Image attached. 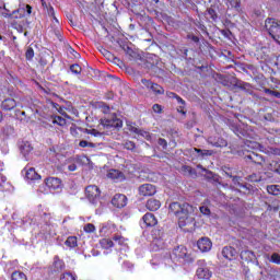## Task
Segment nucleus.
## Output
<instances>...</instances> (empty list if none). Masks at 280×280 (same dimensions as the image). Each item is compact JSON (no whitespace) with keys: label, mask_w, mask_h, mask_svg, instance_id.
<instances>
[{"label":"nucleus","mask_w":280,"mask_h":280,"mask_svg":"<svg viewBox=\"0 0 280 280\" xmlns=\"http://www.w3.org/2000/svg\"><path fill=\"white\" fill-rule=\"evenodd\" d=\"M168 212L173 213V215H176L178 218L179 222H183L184 220H187L191 213H194V206L187 203V202H172L168 206Z\"/></svg>","instance_id":"nucleus-1"},{"label":"nucleus","mask_w":280,"mask_h":280,"mask_svg":"<svg viewBox=\"0 0 280 280\" xmlns=\"http://www.w3.org/2000/svg\"><path fill=\"white\" fill-rule=\"evenodd\" d=\"M265 27L267 32L270 34V36L273 38V40L280 43V21L272 18H268L265 21Z\"/></svg>","instance_id":"nucleus-2"},{"label":"nucleus","mask_w":280,"mask_h":280,"mask_svg":"<svg viewBox=\"0 0 280 280\" xmlns=\"http://www.w3.org/2000/svg\"><path fill=\"white\" fill-rule=\"evenodd\" d=\"M172 257L175 259H183L187 264L194 261V258L187 253V247L180 245L173 249Z\"/></svg>","instance_id":"nucleus-3"},{"label":"nucleus","mask_w":280,"mask_h":280,"mask_svg":"<svg viewBox=\"0 0 280 280\" xmlns=\"http://www.w3.org/2000/svg\"><path fill=\"white\" fill-rule=\"evenodd\" d=\"M100 124L104 128H121L124 126V121L117 118L115 115H113L110 118H102Z\"/></svg>","instance_id":"nucleus-4"},{"label":"nucleus","mask_w":280,"mask_h":280,"mask_svg":"<svg viewBox=\"0 0 280 280\" xmlns=\"http://www.w3.org/2000/svg\"><path fill=\"white\" fill-rule=\"evenodd\" d=\"M100 188L95 185H91L85 188V196L92 205H96L97 200H100Z\"/></svg>","instance_id":"nucleus-5"},{"label":"nucleus","mask_w":280,"mask_h":280,"mask_svg":"<svg viewBox=\"0 0 280 280\" xmlns=\"http://www.w3.org/2000/svg\"><path fill=\"white\" fill-rule=\"evenodd\" d=\"M207 142L213 145V148H226V145H229V142L218 133L208 137Z\"/></svg>","instance_id":"nucleus-6"},{"label":"nucleus","mask_w":280,"mask_h":280,"mask_svg":"<svg viewBox=\"0 0 280 280\" xmlns=\"http://www.w3.org/2000/svg\"><path fill=\"white\" fill-rule=\"evenodd\" d=\"M138 191L139 196H154V194H156V186L152 184H142L139 186Z\"/></svg>","instance_id":"nucleus-7"},{"label":"nucleus","mask_w":280,"mask_h":280,"mask_svg":"<svg viewBox=\"0 0 280 280\" xmlns=\"http://www.w3.org/2000/svg\"><path fill=\"white\" fill-rule=\"evenodd\" d=\"M234 86L236 89H241V91H245V93H248V95H252L253 97L258 98L259 96L257 94H255V92L253 91V85H250V83H246L242 80H237L234 84Z\"/></svg>","instance_id":"nucleus-8"},{"label":"nucleus","mask_w":280,"mask_h":280,"mask_svg":"<svg viewBox=\"0 0 280 280\" xmlns=\"http://www.w3.org/2000/svg\"><path fill=\"white\" fill-rule=\"evenodd\" d=\"M112 205L117 207V209H124L128 205V197L121 194L115 195L112 199Z\"/></svg>","instance_id":"nucleus-9"},{"label":"nucleus","mask_w":280,"mask_h":280,"mask_svg":"<svg viewBox=\"0 0 280 280\" xmlns=\"http://www.w3.org/2000/svg\"><path fill=\"white\" fill-rule=\"evenodd\" d=\"M198 170H201V172H205V174H202L203 178H206V180H213L214 183H219L220 182V176H218L215 173L205 168L201 164L197 165Z\"/></svg>","instance_id":"nucleus-10"},{"label":"nucleus","mask_w":280,"mask_h":280,"mask_svg":"<svg viewBox=\"0 0 280 280\" xmlns=\"http://www.w3.org/2000/svg\"><path fill=\"white\" fill-rule=\"evenodd\" d=\"M46 186L49 189H52L54 191H56V189H60L61 185H62V180H60V178L58 177H48L45 180Z\"/></svg>","instance_id":"nucleus-11"},{"label":"nucleus","mask_w":280,"mask_h":280,"mask_svg":"<svg viewBox=\"0 0 280 280\" xmlns=\"http://www.w3.org/2000/svg\"><path fill=\"white\" fill-rule=\"evenodd\" d=\"M197 246L201 253H209V249L212 246L211 240L208 237H202L197 242Z\"/></svg>","instance_id":"nucleus-12"},{"label":"nucleus","mask_w":280,"mask_h":280,"mask_svg":"<svg viewBox=\"0 0 280 280\" xmlns=\"http://www.w3.org/2000/svg\"><path fill=\"white\" fill-rule=\"evenodd\" d=\"M222 256L225 259H229V261H232V259H235V257H237V250L234 247L225 246L222 249Z\"/></svg>","instance_id":"nucleus-13"},{"label":"nucleus","mask_w":280,"mask_h":280,"mask_svg":"<svg viewBox=\"0 0 280 280\" xmlns=\"http://www.w3.org/2000/svg\"><path fill=\"white\" fill-rule=\"evenodd\" d=\"M245 161H252V163H255L256 165H264V156L250 152L249 154L245 155Z\"/></svg>","instance_id":"nucleus-14"},{"label":"nucleus","mask_w":280,"mask_h":280,"mask_svg":"<svg viewBox=\"0 0 280 280\" xmlns=\"http://www.w3.org/2000/svg\"><path fill=\"white\" fill-rule=\"evenodd\" d=\"M34 150L32 144L27 141H22L20 144V152L23 154V156L27 160V156H30V153Z\"/></svg>","instance_id":"nucleus-15"},{"label":"nucleus","mask_w":280,"mask_h":280,"mask_svg":"<svg viewBox=\"0 0 280 280\" xmlns=\"http://www.w3.org/2000/svg\"><path fill=\"white\" fill-rule=\"evenodd\" d=\"M142 220H143V223L145 224V226H156V217H154L153 213H145L143 217H142Z\"/></svg>","instance_id":"nucleus-16"},{"label":"nucleus","mask_w":280,"mask_h":280,"mask_svg":"<svg viewBox=\"0 0 280 280\" xmlns=\"http://www.w3.org/2000/svg\"><path fill=\"white\" fill-rule=\"evenodd\" d=\"M241 259L250 264V261H255V259H257V256H255V253L252 250L245 249L241 252Z\"/></svg>","instance_id":"nucleus-17"},{"label":"nucleus","mask_w":280,"mask_h":280,"mask_svg":"<svg viewBox=\"0 0 280 280\" xmlns=\"http://www.w3.org/2000/svg\"><path fill=\"white\" fill-rule=\"evenodd\" d=\"M196 275L198 279H211V271L207 267L198 268Z\"/></svg>","instance_id":"nucleus-18"},{"label":"nucleus","mask_w":280,"mask_h":280,"mask_svg":"<svg viewBox=\"0 0 280 280\" xmlns=\"http://www.w3.org/2000/svg\"><path fill=\"white\" fill-rule=\"evenodd\" d=\"M147 209H149V211H159V209H161V201L158 199H149L147 201Z\"/></svg>","instance_id":"nucleus-19"},{"label":"nucleus","mask_w":280,"mask_h":280,"mask_svg":"<svg viewBox=\"0 0 280 280\" xmlns=\"http://www.w3.org/2000/svg\"><path fill=\"white\" fill-rule=\"evenodd\" d=\"M25 178H27V180H40V175L36 173V168L31 167L26 170Z\"/></svg>","instance_id":"nucleus-20"},{"label":"nucleus","mask_w":280,"mask_h":280,"mask_svg":"<svg viewBox=\"0 0 280 280\" xmlns=\"http://www.w3.org/2000/svg\"><path fill=\"white\" fill-rule=\"evenodd\" d=\"M107 176L112 178L113 180H124L126 177L124 176V173L121 171L117 170H109Z\"/></svg>","instance_id":"nucleus-21"},{"label":"nucleus","mask_w":280,"mask_h":280,"mask_svg":"<svg viewBox=\"0 0 280 280\" xmlns=\"http://www.w3.org/2000/svg\"><path fill=\"white\" fill-rule=\"evenodd\" d=\"M1 106L3 110H12L13 108H16V101H14V98H7L2 102Z\"/></svg>","instance_id":"nucleus-22"},{"label":"nucleus","mask_w":280,"mask_h":280,"mask_svg":"<svg viewBox=\"0 0 280 280\" xmlns=\"http://www.w3.org/2000/svg\"><path fill=\"white\" fill-rule=\"evenodd\" d=\"M62 270H65V261L60 260V258H58V257H55L54 271L62 272Z\"/></svg>","instance_id":"nucleus-23"},{"label":"nucleus","mask_w":280,"mask_h":280,"mask_svg":"<svg viewBox=\"0 0 280 280\" xmlns=\"http://www.w3.org/2000/svg\"><path fill=\"white\" fill-rule=\"evenodd\" d=\"M153 250H163L165 248V241L163 238H155L152 242Z\"/></svg>","instance_id":"nucleus-24"},{"label":"nucleus","mask_w":280,"mask_h":280,"mask_svg":"<svg viewBox=\"0 0 280 280\" xmlns=\"http://www.w3.org/2000/svg\"><path fill=\"white\" fill-rule=\"evenodd\" d=\"M240 180H242L240 176L232 175V183H234V185H237L238 187H242L243 189L250 191V185H244L240 183Z\"/></svg>","instance_id":"nucleus-25"},{"label":"nucleus","mask_w":280,"mask_h":280,"mask_svg":"<svg viewBox=\"0 0 280 280\" xmlns=\"http://www.w3.org/2000/svg\"><path fill=\"white\" fill-rule=\"evenodd\" d=\"M267 192L271 196H280V186L279 185H268Z\"/></svg>","instance_id":"nucleus-26"},{"label":"nucleus","mask_w":280,"mask_h":280,"mask_svg":"<svg viewBox=\"0 0 280 280\" xmlns=\"http://www.w3.org/2000/svg\"><path fill=\"white\" fill-rule=\"evenodd\" d=\"M228 3L236 12H242V1L241 0H228Z\"/></svg>","instance_id":"nucleus-27"},{"label":"nucleus","mask_w":280,"mask_h":280,"mask_svg":"<svg viewBox=\"0 0 280 280\" xmlns=\"http://www.w3.org/2000/svg\"><path fill=\"white\" fill-rule=\"evenodd\" d=\"M65 244L68 246V248H77L78 246V237L77 236H69Z\"/></svg>","instance_id":"nucleus-28"},{"label":"nucleus","mask_w":280,"mask_h":280,"mask_svg":"<svg viewBox=\"0 0 280 280\" xmlns=\"http://www.w3.org/2000/svg\"><path fill=\"white\" fill-rule=\"evenodd\" d=\"M100 244H101L102 248H105L106 250H108V248H113V246H115V243L110 238H103V240H101Z\"/></svg>","instance_id":"nucleus-29"},{"label":"nucleus","mask_w":280,"mask_h":280,"mask_svg":"<svg viewBox=\"0 0 280 280\" xmlns=\"http://www.w3.org/2000/svg\"><path fill=\"white\" fill-rule=\"evenodd\" d=\"M10 19H23L25 16V9L19 8L18 10L13 11L12 14L9 15Z\"/></svg>","instance_id":"nucleus-30"},{"label":"nucleus","mask_w":280,"mask_h":280,"mask_svg":"<svg viewBox=\"0 0 280 280\" xmlns=\"http://www.w3.org/2000/svg\"><path fill=\"white\" fill-rule=\"evenodd\" d=\"M150 91L155 93V95H163V93H165V90L163 89V86L159 85V83H153Z\"/></svg>","instance_id":"nucleus-31"},{"label":"nucleus","mask_w":280,"mask_h":280,"mask_svg":"<svg viewBox=\"0 0 280 280\" xmlns=\"http://www.w3.org/2000/svg\"><path fill=\"white\" fill-rule=\"evenodd\" d=\"M12 280H27V276L21 271H14L11 276Z\"/></svg>","instance_id":"nucleus-32"},{"label":"nucleus","mask_w":280,"mask_h":280,"mask_svg":"<svg viewBox=\"0 0 280 280\" xmlns=\"http://www.w3.org/2000/svg\"><path fill=\"white\" fill-rule=\"evenodd\" d=\"M194 152H196L199 156H211L213 154V151L211 150H201L194 148Z\"/></svg>","instance_id":"nucleus-33"},{"label":"nucleus","mask_w":280,"mask_h":280,"mask_svg":"<svg viewBox=\"0 0 280 280\" xmlns=\"http://www.w3.org/2000/svg\"><path fill=\"white\" fill-rule=\"evenodd\" d=\"M269 170L271 172H276V174H280V164L277 161H271V163L269 164Z\"/></svg>","instance_id":"nucleus-34"},{"label":"nucleus","mask_w":280,"mask_h":280,"mask_svg":"<svg viewBox=\"0 0 280 280\" xmlns=\"http://www.w3.org/2000/svg\"><path fill=\"white\" fill-rule=\"evenodd\" d=\"M113 242H116V244H119V246H124V244H126V238L120 234H115L113 236Z\"/></svg>","instance_id":"nucleus-35"},{"label":"nucleus","mask_w":280,"mask_h":280,"mask_svg":"<svg viewBox=\"0 0 280 280\" xmlns=\"http://www.w3.org/2000/svg\"><path fill=\"white\" fill-rule=\"evenodd\" d=\"M70 71L75 75H80L82 73V67H80L78 63H73L70 66Z\"/></svg>","instance_id":"nucleus-36"},{"label":"nucleus","mask_w":280,"mask_h":280,"mask_svg":"<svg viewBox=\"0 0 280 280\" xmlns=\"http://www.w3.org/2000/svg\"><path fill=\"white\" fill-rule=\"evenodd\" d=\"M40 233L43 235H51V225L49 223H46L44 224L42 228H40Z\"/></svg>","instance_id":"nucleus-37"},{"label":"nucleus","mask_w":280,"mask_h":280,"mask_svg":"<svg viewBox=\"0 0 280 280\" xmlns=\"http://www.w3.org/2000/svg\"><path fill=\"white\" fill-rule=\"evenodd\" d=\"M52 124H57L58 126H65L67 120L62 118V116H56L52 120Z\"/></svg>","instance_id":"nucleus-38"},{"label":"nucleus","mask_w":280,"mask_h":280,"mask_svg":"<svg viewBox=\"0 0 280 280\" xmlns=\"http://www.w3.org/2000/svg\"><path fill=\"white\" fill-rule=\"evenodd\" d=\"M207 12L212 21H218V12L213 8H209Z\"/></svg>","instance_id":"nucleus-39"},{"label":"nucleus","mask_w":280,"mask_h":280,"mask_svg":"<svg viewBox=\"0 0 280 280\" xmlns=\"http://www.w3.org/2000/svg\"><path fill=\"white\" fill-rule=\"evenodd\" d=\"M103 56H105V58H106L107 60H113V59H114L115 62L119 61V58L114 57L113 54H110V51H108V50H106V49L103 50Z\"/></svg>","instance_id":"nucleus-40"},{"label":"nucleus","mask_w":280,"mask_h":280,"mask_svg":"<svg viewBox=\"0 0 280 280\" xmlns=\"http://www.w3.org/2000/svg\"><path fill=\"white\" fill-rule=\"evenodd\" d=\"M264 92L267 93V95H272L273 97H277L278 100H280V92L272 91L268 88H265Z\"/></svg>","instance_id":"nucleus-41"},{"label":"nucleus","mask_w":280,"mask_h":280,"mask_svg":"<svg viewBox=\"0 0 280 280\" xmlns=\"http://www.w3.org/2000/svg\"><path fill=\"white\" fill-rule=\"evenodd\" d=\"M80 148H95V143L89 142L86 140H81L79 142Z\"/></svg>","instance_id":"nucleus-42"},{"label":"nucleus","mask_w":280,"mask_h":280,"mask_svg":"<svg viewBox=\"0 0 280 280\" xmlns=\"http://www.w3.org/2000/svg\"><path fill=\"white\" fill-rule=\"evenodd\" d=\"M131 132H135L136 135H140L141 137H148V132L147 131H143L137 127H131Z\"/></svg>","instance_id":"nucleus-43"},{"label":"nucleus","mask_w":280,"mask_h":280,"mask_svg":"<svg viewBox=\"0 0 280 280\" xmlns=\"http://www.w3.org/2000/svg\"><path fill=\"white\" fill-rule=\"evenodd\" d=\"M170 97H174L175 100H177L178 104H182V106H185V100H183L180 96H178V94L171 92L168 94Z\"/></svg>","instance_id":"nucleus-44"},{"label":"nucleus","mask_w":280,"mask_h":280,"mask_svg":"<svg viewBox=\"0 0 280 280\" xmlns=\"http://www.w3.org/2000/svg\"><path fill=\"white\" fill-rule=\"evenodd\" d=\"M270 261H272V264H277L278 266H280V255L278 253H273L271 255Z\"/></svg>","instance_id":"nucleus-45"},{"label":"nucleus","mask_w":280,"mask_h":280,"mask_svg":"<svg viewBox=\"0 0 280 280\" xmlns=\"http://www.w3.org/2000/svg\"><path fill=\"white\" fill-rule=\"evenodd\" d=\"M122 145L125 150H135V148H137V144L132 141H126Z\"/></svg>","instance_id":"nucleus-46"},{"label":"nucleus","mask_w":280,"mask_h":280,"mask_svg":"<svg viewBox=\"0 0 280 280\" xmlns=\"http://www.w3.org/2000/svg\"><path fill=\"white\" fill-rule=\"evenodd\" d=\"M26 60H32L34 58V48L28 47L25 52Z\"/></svg>","instance_id":"nucleus-47"},{"label":"nucleus","mask_w":280,"mask_h":280,"mask_svg":"<svg viewBox=\"0 0 280 280\" xmlns=\"http://www.w3.org/2000/svg\"><path fill=\"white\" fill-rule=\"evenodd\" d=\"M199 211L200 213H202V215H211V210L207 206H201L199 208Z\"/></svg>","instance_id":"nucleus-48"},{"label":"nucleus","mask_w":280,"mask_h":280,"mask_svg":"<svg viewBox=\"0 0 280 280\" xmlns=\"http://www.w3.org/2000/svg\"><path fill=\"white\" fill-rule=\"evenodd\" d=\"M85 233H93L95 231V225L92 223H88L84 225Z\"/></svg>","instance_id":"nucleus-49"},{"label":"nucleus","mask_w":280,"mask_h":280,"mask_svg":"<svg viewBox=\"0 0 280 280\" xmlns=\"http://www.w3.org/2000/svg\"><path fill=\"white\" fill-rule=\"evenodd\" d=\"M60 280H75V276L70 272H66L61 276Z\"/></svg>","instance_id":"nucleus-50"},{"label":"nucleus","mask_w":280,"mask_h":280,"mask_svg":"<svg viewBox=\"0 0 280 280\" xmlns=\"http://www.w3.org/2000/svg\"><path fill=\"white\" fill-rule=\"evenodd\" d=\"M158 144L161 145L163 148V150H167V140L160 138L158 140Z\"/></svg>","instance_id":"nucleus-51"},{"label":"nucleus","mask_w":280,"mask_h":280,"mask_svg":"<svg viewBox=\"0 0 280 280\" xmlns=\"http://www.w3.org/2000/svg\"><path fill=\"white\" fill-rule=\"evenodd\" d=\"M141 83L143 84V86H145L147 89H152V84H154L152 81L148 80V79H142Z\"/></svg>","instance_id":"nucleus-52"},{"label":"nucleus","mask_w":280,"mask_h":280,"mask_svg":"<svg viewBox=\"0 0 280 280\" xmlns=\"http://www.w3.org/2000/svg\"><path fill=\"white\" fill-rule=\"evenodd\" d=\"M20 10H24V14L26 13L27 15L32 14V5L26 4L22 8H20Z\"/></svg>","instance_id":"nucleus-53"},{"label":"nucleus","mask_w":280,"mask_h":280,"mask_svg":"<svg viewBox=\"0 0 280 280\" xmlns=\"http://www.w3.org/2000/svg\"><path fill=\"white\" fill-rule=\"evenodd\" d=\"M88 135H93V137H102V132L97 131V129L88 130Z\"/></svg>","instance_id":"nucleus-54"},{"label":"nucleus","mask_w":280,"mask_h":280,"mask_svg":"<svg viewBox=\"0 0 280 280\" xmlns=\"http://www.w3.org/2000/svg\"><path fill=\"white\" fill-rule=\"evenodd\" d=\"M223 172H224V174H225V176H229V178H232L233 177V171H231V168H229V167H224L223 168Z\"/></svg>","instance_id":"nucleus-55"},{"label":"nucleus","mask_w":280,"mask_h":280,"mask_svg":"<svg viewBox=\"0 0 280 280\" xmlns=\"http://www.w3.org/2000/svg\"><path fill=\"white\" fill-rule=\"evenodd\" d=\"M152 108L155 113H159V114L163 113V107H161V105L159 104H154Z\"/></svg>","instance_id":"nucleus-56"},{"label":"nucleus","mask_w":280,"mask_h":280,"mask_svg":"<svg viewBox=\"0 0 280 280\" xmlns=\"http://www.w3.org/2000/svg\"><path fill=\"white\" fill-rule=\"evenodd\" d=\"M270 152H271V154H275L276 156H280V149L279 148H271Z\"/></svg>","instance_id":"nucleus-57"},{"label":"nucleus","mask_w":280,"mask_h":280,"mask_svg":"<svg viewBox=\"0 0 280 280\" xmlns=\"http://www.w3.org/2000/svg\"><path fill=\"white\" fill-rule=\"evenodd\" d=\"M184 172H188V174H196V171L191 168V166H184Z\"/></svg>","instance_id":"nucleus-58"},{"label":"nucleus","mask_w":280,"mask_h":280,"mask_svg":"<svg viewBox=\"0 0 280 280\" xmlns=\"http://www.w3.org/2000/svg\"><path fill=\"white\" fill-rule=\"evenodd\" d=\"M196 25H197L198 30H201V32H207V26H205V24L198 22Z\"/></svg>","instance_id":"nucleus-59"},{"label":"nucleus","mask_w":280,"mask_h":280,"mask_svg":"<svg viewBox=\"0 0 280 280\" xmlns=\"http://www.w3.org/2000/svg\"><path fill=\"white\" fill-rule=\"evenodd\" d=\"M124 51H126V54H128L129 56H132V54H135V51L128 46L124 47Z\"/></svg>","instance_id":"nucleus-60"},{"label":"nucleus","mask_w":280,"mask_h":280,"mask_svg":"<svg viewBox=\"0 0 280 280\" xmlns=\"http://www.w3.org/2000/svg\"><path fill=\"white\" fill-rule=\"evenodd\" d=\"M68 170H69V172H75V171L78 170V165H75V164H70V165L68 166Z\"/></svg>","instance_id":"nucleus-61"},{"label":"nucleus","mask_w":280,"mask_h":280,"mask_svg":"<svg viewBox=\"0 0 280 280\" xmlns=\"http://www.w3.org/2000/svg\"><path fill=\"white\" fill-rule=\"evenodd\" d=\"M190 39H191L194 43H200V38H198V36H196V35H191V36H190Z\"/></svg>","instance_id":"nucleus-62"},{"label":"nucleus","mask_w":280,"mask_h":280,"mask_svg":"<svg viewBox=\"0 0 280 280\" xmlns=\"http://www.w3.org/2000/svg\"><path fill=\"white\" fill-rule=\"evenodd\" d=\"M184 108H185V105H182L177 110L178 113H182V115H187V112H185Z\"/></svg>","instance_id":"nucleus-63"},{"label":"nucleus","mask_w":280,"mask_h":280,"mask_svg":"<svg viewBox=\"0 0 280 280\" xmlns=\"http://www.w3.org/2000/svg\"><path fill=\"white\" fill-rule=\"evenodd\" d=\"M50 12H51V14H54V8L52 7H50Z\"/></svg>","instance_id":"nucleus-64"}]
</instances>
